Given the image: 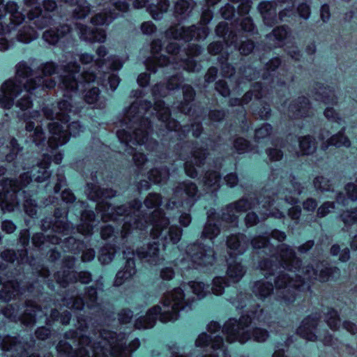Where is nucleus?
I'll use <instances>...</instances> for the list:
<instances>
[{
	"label": "nucleus",
	"instance_id": "4be33fe9",
	"mask_svg": "<svg viewBox=\"0 0 357 357\" xmlns=\"http://www.w3.org/2000/svg\"><path fill=\"white\" fill-rule=\"evenodd\" d=\"M87 301L84 303L81 298L75 297L72 294L70 297L65 296L61 299L63 305L70 309L82 310L86 305L88 308H93L97 305V290L93 287L88 288L86 293Z\"/></svg>",
	"mask_w": 357,
	"mask_h": 357
},
{
	"label": "nucleus",
	"instance_id": "774afa93",
	"mask_svg": "<svg viewBox=\"0 0 357 357\" xmlns=\"http://www.w3.org/2000/svg\"><path fill=\"white\" fill-rule=\"evenodd\" d=\"M223 45L221 42H214L211 43L208 47V52L211 54L215 55L222 52Z\"/></svg>",
	"mask_w": 357,
	"mask_h": 357
},
{
	"label": "nucleus",
	"instance_id": "9d476101",
	"mask_svg": "<svg viewBox=\"0 0 357 357\" xmlns=\"http://www.w3.org/2000/svg\"><path fill=\"white\" fill-rule=\"evenodd\" d=\"M268 321L267 314L263 309H259V305L250 304L248 314L242 315L238 320L234 318L229 319L224 324L222 333L229 343L238 342L243 344L252 337L255 341L262 342L268 337V331L259 328H253L251 325L268 323Z\"/></svg>",
	"mask_w": 357,
	"mask_h": 357
},
{
	"label": "nucleus",
	"instance_id": "f257e3e1",
	"mask_svg": "<svg viewBox=\"0 0 357 357\" xmlns=\"http://www.w3.org/2000/svg\"><path fill=\"white\" fill-rule=\"evenodd\" d=\"M45 13L43 14L40 3L38 0H24L29 19V24H24L19 28L24 22V15L18 10L17 4L15 1H8L4 4L3 0H0V19L10 15V23L5 29L0 22V50H6L9 47L6 35H10L17 29V40L23 43H29L36 39L38 33L32 25L41 30L49 25H52L54 21L50 13L56 8V3L54 0H44L43 2ZM39 70L43 76L30 78L32 75L31 68L24 61L20 62L16 66V75L13 79L4 82L0 89V107L10 108L14 100L20 94L22 98L17 102L16 106L22 111H26L32 105L31 96H42L45 95V89L54 88L56 82L45 77L58 74L59 87L64 91V100L59 101L56 106L45 107L43 114L47 119L53 121L48 123L51 136L47 142L49 146L55 150L59 146L65 144L69 140V135L77 136L82 132L84 128L79 121H72L67 124L72 116L82 112V107L73 105V98L79 92L86 91L90 85V67L84 68L79 73L80 67L76 62H69L63 68L59 67L52 61L42 63Z\"/></svg>",
	"mask_w": 357,
	"mask_h": 357
},
{
	"label": "nucleus",
	"instance_id": "f8f14e48",
	"mask_svg": "<svg viewBox=\"0 0 357 357\" xmlns=\"http://www.w3.org/2000/svg\"><path fill=\"white\" fill-rule=\"evenodd\" d=\"M47 312L46 306L42 309L31 301H26L22 307L17 304H10L3 309V314L6 317L15 322L20 321L26 326H33L37 319L42 318L45 319L47 325H51L52 321L59 320L63 325H66L71 318L70 312L67 310L60 314L56 309H52L50 317H47Z\"/></svg>",
	"mask_w": 357,
	"mask_h": 357
},
{
	"label": "nucleus",
	"instance_id": "2f4dec72",
	"mask_svg": "<svg viewBox=\"0 0 357 357\" xmlns=\"http://www.w3.org/2000/svg\"><path fill=\"white\" fill-rule=\"evenodd\" d=\"M312 113L308 100L305 97L298 99L289 105L288 115L291 118H300L310 116Z\"/></svg>",
	"mask_w": 357,
	"mask_h": 357
},
{
	"label": "nucleus",
	"instance_id": "603ef678",
	"mask_svg": "<svg viewBox=\"0 0 357 357\" xmlns=\"http://www.w3.org/2000/svg\"><path fill=\"white\" fill-rule=\"evenodd\" d=\"M324 115L329 121L334 122L335 126H331L332 128H335L337 130L344 122L333 108L327 107L324 111Z\"/></svg>",
	"mask_w": 357,
	"mask_h": 357
},
{
	"label": "nucleus",
	"instance_id": "de8ad7c7",
	"mask_svg": "<svg viewBox=\"0 0 357 357\" xmlns=\"http://www.w3.org/2000/svg\"><path fill=\"white\" fill-rule=\"evenodd\" d=\"M299 147L303 154L310 155L316 149V142L310 136H305L299 141Z\"/></svg>",
	"mask_w": 357,
	"mask_h": 357
},
{
	"label": "nucleus",
	"instance_id": "c85d7f7f",
	"mask_svg": "<svg viewBox=\"0 0 357 357\" xmlns=\"http://www.w3.org/2000/svg\"><path fill=\"white\" fill-rule=\"evenodd\" d=\"M345 130V128H342V130L339 132L337 134L331 136L329 138L331 132L328 130H323L319 136L320 140L324 141L327 139L326 142H324L321 144V149L326 151L329 146H334L336 147L345 146L349 147L350 146L349 139L345 137L343 132Z\"/></svg>",
	"mask_w": 357,
	"mask_h": 357
},
{
	"label": "nucleus",
	"instance_id": "6e6552de",
	"mask_svg": "<svg viewBox=\"0 0 357 357\" xmlns=\"http://www.w3.org/2000/svg\"><path fill=\"white\" fill-rule=\"evenodd\" d=\"M183 50L176 42H172L167 46V52L169 57L159 55L162 48L160 40H155L151 43L152 56L146 61V67L150 73H156L158 68L166 67L167 69L180 70L183 68L188 72H197L201 66L195 62L194 57L200 54L202 48L195 44H188Z\"/></svg>",
	"mask_w": 357,
	"mask_h": 357
},
{
	"label": "nucleus",
	"instance_id": "7ed1b4c3",
	"mask_svg": "<svg viewBox=\"0 0 357 357\" xmlns=\"http://www.w3.org/2000/svg\"><path fill=\"white\" fill-rule=\"evenodd\" d=\"M183 82V76L179 73L170 76L167 85L160 84H155L152 93L154 97V106L150 101H142L137 100L131 104L126 111L125 117L121 122L123 128L117 130L116 136L120 142L124 146V151L129 155H132L135 165L141 174L149 167V161L142 153H136L132 145H144L146 149L153 151L157 150L159 144L158 142L149 138V134L152 130V123L154 119H157L162 132L166 130L167 133L174 132V135L179 139H183L185 136V131L189 132L188 126L181 127L179 123L170 117L169 108L165 107L164 101L159 100V98L165 97L171 91L179 87Z\"/></svg>",
	"mask_w": 357,
	"mask_h": 357
},
{
	"label": "nucleus",
	"instance_id": "bf43d9fd",
	"mask_svg": "<svg viewBox=\"0 0 357 357\" xmlns=\"http://www.w3.org/2000/svg\"><path fill=\"white\" fill-rule=\"evenodd\" d=\"M335 203L331 202H324L317 210V215L323 218L328 213L334 211Z\"/></svg>",
	"mask_w": 357,
	"mask_h": 357
},
{
	"label": "nucleus",
	"instance_id": "49530a36",
	"mask_svg": "<svg viewBox=\"0 0 357 357\" xmlns=\"http://www.w3.org/2000/svg\"><path fill=\"white\" fill-rule=\"evenodd\" d=\"M321 91L317 93L316 100L323 102L324 104H335L336 103V98L334 91L330 87H324L319 89Z\"/></svg>",
	"mask_w": 357,
	"mask_h": 357
},
{
	"label": "nucleus",
	"instance_id": "f704fd0d",
	"mask_svg": "<svg viewBox=\"0 0 357 357\" xmlns=\"http://www.w3.org/2000/svg\"><path fill=\"white\" fill-rule=\"evenodd\" d=\"M263 93L264 89L261 84L259 82H257L252 86V90L248 91L242 99L231 98L229 100V105L231 106L246 105L252 100L253 96H255L256 100L261 102L260 99H261L263 97Z\"/></svg>",
	"mask_w": 357,
	"mask_h": 357
},
{
	"label": "nucleus",
	"instance_id": "69168bd1",
	"mask_svg": "<svg viewBox=\"0 0 357 357\" xmlns=\"http://www.w3.org/2000/svg\"><path fill=\"white\" fill-rule=\"evenodd\" d=\"M215 89L224 97H227L229 95V89L227 83L223 80H219L216 82Z\"/></svg>",
	"mask_w": 357,
	"mask_h": 357
},
{
	"label": "nucleus",
	"instance_id": "dca6fc26",
	"mask_svg": "<svg viewBox=\"0 0 357 357\" xmlns=\"http://www.w3.org/2000/svg\"><path fill=\"white\" fill-rule=\"evenodd\" d=\"M197 187L191 181L180 183L174 190L173 197L166 205L167 209L183 207L189 210L197 200Z\"/></svg>",
	"mask_w": 357,
	"mask_h": 357
},
{
	"label": "nucleus",
	"instance_id": "6ab92c4d",
	"mask_svg": "<svg viewBox=\"0 0 357 357\" xmlns=\"http://www.w3.org/2000/svg\"><path fill=\"white\" fill-rule=\"evenodd\" d=\"M319 318L320 315L315 314L304 319L301 326L297 329V333L307 340H319L325 345L333 346L334 344V340L332 336L328 335L327 331H324L323 334L318 332L317 326Z\"/></svg>",
	"mask_w": 357,
	"mask_h": 357
},
{
	"label": "nucleus",
	"instance_id": "4d7b16f0",
	"mask_svg": "<svg viewBox=\"0 0 357 357\" xmlns=\"http://www.w3.org/2000/svg\"><path fill=\"white\" fill-rule=\"evenodd\" d=\"M272 130V127L270 124L265 123L259 128L255 130V140L260 143L259 140L266 138Z\"/></svg>",
	"mask_w": 357,
	"mask_h": 357
},
{
	"label": "nucleus",
	"instance_id": "bb28decb",
	"mask_svg": "<svg viewBox=\"0 0 357 357\" xmlns=\"http://www.w3.org/2000/svg\"><path fill=\"white\" fill-rule=\"evenodd\" d=\"M75 28L79 38L91 43H104L106 40L105 30L98 28H90L80 23H75Z\"/></svg>",
	"mask_w": 357,
	"mask_h": 357
},
{
	"label": "nucleus",
	"instance_id": "5fc2aeb1",
	"mask_svg": "<svg viewBox=\"0 0 357 357\" xmlns=\"http://www.w3.org/2000/svg\"><path fill=\"white\" fill-rule=\"evenodd\" d=\"M229 58V54H227V57L224 58L223 56L220 59V63L221 64L222 74L224 77H231L234 73V68L228 63Z\"/></svg>",
	"mask_w": 357,
	"mask_h": 357
},
{
	"label": "nucleus",
	"instance_id": "9b49d317",
	"mask_svg": "<svg viewBox=\"0 0 357 357\" xmlns=\"http://www.w3.org/2000/svg\"><path fill=\"white\" fill-rule=\"evenodd\" d=\"M19 255L20 259L17 257L15 252L13 250H6L1 254V259L5 261L7 264L5 265L1 263L0 264V273L3 274L6 277V280L0 276V284H3V289L0 291V299L5 302L9 301L13 298L18 297L20 295L24 294L26 291L29 293H35V287H38V282H35L31 284L26 289L20 287V282L17 277L19 275V271L21 269L20 267L19 270L10 271L14 266V261L17 259V263L24 264L28 261L27 250L22 249L19 251Z\"/></svg>",
	"mask_w": 357,
	"mask_h": 357
},
{
	"label": "nucleus",
	"instance_id": "5701e85b",
	"mask_svg": "<svg viewBox=\"0 0 357 357\" xmlns=\"http://www.w3.org/2000/svg\"><path fill=\"white\" fill-rule=\"evenodd\" d=\"M86 248L83 241L76 240L74 237L70 236L66 238L61 245V248L64 252H70L75 255L79 254L83 252L82 261L83 262H89L92 261L95 257V251L92 248L84 249Z\"/></svg>",
	"mask_w": 357,
	"mask_h": 357
},
{
	"label": "nucleus",
	"instance_id": "4468645a",
	"mask_svg": "<svg viewBox=\"0 0 357 357\" xmlns=\"http://www.w3.org/2000/svg\"><path fill=\"white\" fill-rule=\"evenodd\" d=\"M241 30L238 33L229 31L228 24L225 22H220L215 29L218 36L222 38L228 47H233L241 54L248 55L254 49V43L241 36V31L252 35L255 33V29L252 20L250 17H245L241 22Z\"/></svg>",
	"mask_w": 357,
	"mask_h": 357
},
{
	"label": "nucleus",
	"instance_id": "09e8293b",
	"mask_svg": "<svg viewBox=\"0 0 357 357\" xmlns=\"http://www.w3.org/2000/svg\"><path fill=\"white\" fill-rule=\"evenodd\" d=\"M326 319L328 326L333 331L337 330L340 327V318L337 312L333 309L328 310L326 315Z\"/></svg>",
	"mask_w": 357,
	"mask_h": 357
},
{
	"label": "nucleus",
	"instance_id": "052dcab7",
	"mask_svg": "<svg viewBox=\"0 0 357 357\" xmlns=\"http://www.w3.org/2000/svg\"><path fill=\"white\" fill-rule=\"evenodd\" d=\"M234 146L238 153H243L250 150L249 142L243 138H237L234 142Z\"/></svg>",
	"mask_w": 357,
	"mask_h": 357
},
{
	"label": "nucleus",
	"instance_id": "ea45409f",
	"mask_svg": "<svg viewBox=\"0 0 357 357\" xmlns=\"http://www.w3.org/2000/svg\"><path fill=\"white\" fill-rule=\"evenodd\" d=\"M288 27L281 26L274 29L273 33L267 35V38L274 43L271 45L273 47H280L285 44L284 40L287 39Z\"/></svg>",
	"mask_w": 357,
	"mask_h": 357
},
{
	"label": "nucleus",
	"instance_id": "a878e982",
	"mask_svg": "<svg viewBox=\"0 0 357 357\" xmlns=\"http://www.w3.org/2000/svg\"><path fill=\"white\" fill-rule=\"evenodd\" d=\"M123 252V257L126 259V263L123 271H120L116 273L114 282L115 286L121 285L126 280L130 278L136 273L133 249L127 248Z\"/></svg>",
	"mask_w": 357,
	"mask_h": 357
},
{
	"label": "nucleus",
	"instance_id": "338daca9",
	"mask_svg": "<svg viewBox=\"0 0 357 357\" xmlns=\"http://www.w3.org/2000/svg\"><path fill=\"white\" fill-rule=\"evenodd\" d=\"M296 16L293 9L285 8L279 13V18L281 21H289V18Z\"/></svg>",
	"mask_w": 357,
	"mask_h": 357
},
{
	"label": "nucleus",
	"instance_id": "cd10ccee",
	"mask_svg": "<svg viewBox=\"0 0 357 357\" xmlns=\"http://www.w3.org/2000/svg\"><path fill=\"white\" fill-rule=\"evenodd\" d=\"M22 149L15 138L0 139V160L13 161Z\"/></svg>",
	"mask_w": 357,
	"mask_h": 357
},
{
	"label": "nucleus",
	"instance_id": "3c124183",
	"mask_svg": "<svg viewBox=\"0 0 357 357\" xmlns=\"http://www.w3.org/2000/svg\"><path fill=\"white\" fill-rule=\"evenodd\" d=\"M280 60L278 58H274L266 63L264 66V72L262 73L264 80H267L269 77L272 76V73L280 66Z\"/></svg>",
	"mask_w": 357,
	"mask_h": 357
},
{
	"label": "nucleus",
	"instance_id": "423d86ee",
	"mask_svg": "<svg viewBox=\"0 0 357 357\" xmlns=\"http://www.w3.org/2000/svg\"><path fill=\"white\" fill-rule=\"evenodd\" d=\"M77 328L65 333L56 350L65 357H130L131 352L139 347L135 338L126 346V335L99 328L91 318L77 317Z\"/></svg>",
	"mask_w": 357,
	"mask_h": 357
},
{
	"label": "nucleus",
	"instance_id": "0e129e2a",
	"mask_svg": "<svg viewBox=\"0 0 357 357\" xmlns=\"http://www.w3.org/2000/svg\"><path fill=\"white\" fill-rule=\"evenodd\" d=\"M297 12L301 17L306 20L310 15V6L305 3H300L297 8Z\"/></svg>",
	"mask_w": 357,
	"mask_h": 357
},
{
	"label": "nucleus",
	"instance_id": "412c9836",
	"mask_svg": "<svg viewBox=\"0 0 357 357\" xmlns=\"http://www.w3.org/2000/svg\"><path fill=\"white\" fill-rule=\"evenodd\" d=\"M35 344L34 339L31 337L29 342H17L16 337L0 335V349L10 353V357H27L29 349Z\"/></svg>",
	"mask_w": 357,
	"mask_h": 357
},
{
	"label": "nucleus",
	"instance_id": "13d9d810",
	"mask_svg": "<svg viewBox=\"0 0 357 357\" xmlns=\"http://www.w3.org/2000/svg\"><path fill=\"white\" fill-rule=\"evenodd\" d=\"M314 185L316 189L321 191H330L331 184L329 181L323 176H318L314 180Z\"/></svg>",
	"mask_w": 357,
	"mask_h": 357
},
{
	"label": "nucleus",
	"instance_id": "37998d69",
	"mask_svg": "<svg viewBox=\"0 0 357 357\" xmlns=\"http://www.w3.org/2000/svg\"><path fill=\"white\" fill-rule=\"evenodd\" d=\"M220 175L219 172L207 171L203 177V183L206 190L211 192L215 191L220 187Z\"/></svg>",
	"mask_w": 357,
	"mask_h": 357
},
{
	"label": "nucleus",
	"instance_id": "a19ab883",
	"mask_svg": "<svg viewBox=\"0 0 357 357\" xmlns=\"http://www.w3.org/2000/svg\"><path fill=\"white\" fill-rule=\"evenodd\" d=\"M169 7V0H157V4H150L147 7V11L154 20H160L162 14L166 13Z\"/></svg>",
	"mask_w": 357,
	"mask_h": 357
},
{
	"label": "nucleus",
	"instance_id": "a18cd8bd",
	"mask_svg": "<svg viewBox=\"0 0 357 357\" xmlns=\"http://www.w3.org/2000/svg\"><path fill=\"white\" fill-rule=\"evenodd\" d=\"M168 178L169 171L167 168L161 169L153 168L148 172V178L154 183H162L165 182Z\"/></svg>",
	"mask_w": 357,
	"mask_h": 357
},
{
	"label": "nucleus",
	"instance_id": "39448f33",
	"mask_svg": "<svg viewBox=\"0 0 357 357\" xmlns=\"http://www.w3.org/2000/svg\"><path fill=\"white\" fill-rule=\"evenodd\" d=\"M278 172H273L270 180L277 184L275 189H266L263 195L257 199L256 203L252 204L247 198H243L236 202L230 204L223 210L220 218L214 209L207 212V222L202 233V239L213 241L220 232V227L223 224H230L229 227L237 226V213L245 211L252 208H257L263 219L268 217L281 218L284 217V209L283 204L293 205L298 202V196L302 190L300 184L295 181L296 178L287 174L280 176L278 180Z\"/></svg>",
	"mask_w": 357,
	"mask_h": 357
},
{
	"label": "nucleus",
	"instance_id": "1a4fd4ad",
	"mask_svg": "<svg viewBox=\"0 0 357 357\" xmlns=\"http://www.w3.org/2000/svg\"><path fill=\"white\" fill-rule=\"evenodd\" d=\"M62 159L63 155L60 153H55L53 159L51 155L44 154L42 161L33 166L30 172L21 174L19 180L3 179L1 181V186L3 188L8 187L20 197H22V207L25 213L29 216L34 218L37 214V205L36 200L33 199V195L30 194L28 185H31L33 181L37 183L45 181L50 176L48 169L51 161L53 160L56 165H59L61 162Z\"/></svg>",
	"mask_w": 357,
	"mask_h": 357
},
{
	"label": "nucleus",
	"instance_id": "e2e57ef3",
	"mask_svg": "<svg viewBox=\"0 0 357 357\" xmlns=\"http://www.w3.org/2000/svg\"><path fill=\"white\" fill-rule=\"evenodd\" d=\"M133 313L130 310H122L119 314V321L121 324L129 323L132 317Z\"/></svg>",
	"mask_w": 357,
	"mask_h": 357
},
{
	"label": "nucleus",
	"instance_id": "2eb2a0df",
	"mask_svg": "<svg viewBox=\"0 0 357 357\" xmlns=\"http://www.w3.org/2000/svg\"><path fill=\"white\" fill-rule=\"evenodd\" d=\"M250 243L246 236L243 234L231 235L227 241L229 249V259L227 274L232 282H238L244 275L245 269L241 263L236 261V256L242 255L248 248Z\"/></svg>",
	"mask_w": 357,
	"mask_h": 357
},
{
	"label": "nucleus",
	"instance_id": "f3484780",
	"mask_svg": "<svg viewBox=\"0 0 357 357\" xmlns=\"http://www.w3.org/2000/svg\"><path fill=\"white\" fill-rule=\"evenodd\" d=\"M220 329V325L216 321H211L208 324L207 330L211 333L210 335L206 333L200 334L197 339L195 344L197 347H206L211 344V349L213 354L204 357H231L227 353L225 346L223 343V338L215 335Z\"/></svg>",
	"mask_w": 357,
	"mask_h": 357
},
{
	"label": "nucleus",
	"instance_id": "c9c22d12",
	"mask_svg": "<svg viewBox=\"0 0 357 357\" xmlns=\"http://www.w3.org/2000/svg\"><path fill=\"white\" fill-rule=\"evenodd\" d=\"M25 130L30 138L29 140H26L27 142H31L37 146L45 144V136L40 126H36L34 123L30 121L26 122Z\"/></svg>",
	"mask_w": 357,
	"mask_h": 357
},
{
	"label": "nucleus",
	"instance_id": "b1692460",
	"mask_svg": "<svg viewBox=\"0 0 357 357\" xmlns=\"http://www.w3.org/2000/svg\"><path fill=\"white\" fill-rule=\"evenodd\" d=\"M136 253L139 259L150 265H160L165 261V258L160 256L159 241H153V243L138 248Z\"/></svg>",
	"mask_w": 357,
	"mask_h": 357
},
{
	"label": "nucleus",
	"instance_id": "f03ea898",
	"mask_svg": "<svg viewBox=\"0 0 357 357\" xmlns=\"http://www.w3.org/2000/svg\"><path fill=\"white\" fill-rule=\"evenodd\" d=\"M94 183H88L86 193L88 198L96 202V209L98 215L103 222L123 221L120 237H117L118 229H115L110 225L101 229L100 235L102 239H112L115 244L103 247L98 256V260L102 264L110 263L116 253V244L125 245L128 242L134 243V238L141 239L143 235L148 233L150 229V236L153 240L162 241L164 249L167 245L176 244L181 238L182 229L177 226H171L168 228L169 220L167 218L162 210L158 206L162 203L160 194L150 193L145 199L144 204L148 209L155 210L149 215L143 214L140 211L142 204L139 200L135 199L128 206L126 205L116 208L112 206L108 199L116 195V192L112 189H101L96 183V176H93Z\"/></svg>",
	"mask_w": 357,
	"mask_h": 357
},
{
	"label": "nucleus",
	"instance_id": "393cba45",
	"mask_svg": "<svg viewBox=\"0 0 357 357\" xmlns=\"http://www.w3.org/2000/svg\"><path fill=\"white\" fill-rule=\"evenodd\" d=\"M206 155V149L197 146L193 147L190 159L185 162L184 167L188 176L192 178H195L197 176V167L200 168L204 164Z\"/></svg>",
	"mask_w": 357,
	"mask_h": 357
},
{
	"label": "nucleus",
	"instance_id": "c756f323",
	"mask_svg": "<svg viewBox=\"0 0 357 357\" xmlns=\"http://www.w3.org/2000/svg\"><path fill=\"white\" fill-rule=\"evenodd\" d=\"M72 28L68 24H63L59 29H50L43 34V40L50 45H54L59 42H64L68 38Z\"/></svg>",
	"mask_w": 357,
	"mask_h": 357
},
{
	"label": "nucleus",
	"instance_id": "4c0bfd02",
	"mask_svg": "<svg viewBox=\"0 0 357 357\" xmlns=\"http://www.w3.org/2000/svg\"><path fill=\"white\" fill-rule=\"evenodd\" d=\"M70 6H75L72 9L73 15L76 18H84L90 13V6L86 0H61Z\"/></svg>",
	"mask_w": 357,
	"mask_h": 357
},
{
	"label": "nucleus",
	"instance_id": "79ce46f5",
	"mask_svg": "<svg viewBox=\"0 0 357 357\" xmlns=\"http://www.w3.org/2000/svg\"><path fill=\"white\" fill-rule=\"evenodd\" d=\"M356 183H348L345 186V190L347 197L343 195L342 193H339L337 195V202L342 206H346L349 204V201H356L357 199V179Z\"/></svg>",
	"mask_w": 357,
	"mask_h": 357
},
{
	"label": "nucleus",
	"instance_id": "58836bf2",
	"mask_svg": "<svg viewBox=\"0 0 357 357\" xmlns=\"http://www.w3.org/2000/svg\"><path fill=\"white\" fill-rule=\"evenodd\" d=\"M252 291L257 297L264 300L273 293V284L269 281L259 280L255 283Z\"/></svg>",
	"mask_w": 357,
	"mask_h": 357
},
{
	"label": "nucleus",
	"instance_id": "864d4df0",
	"mask_svg": "<svg viewBox=\"0 0 357 357\" xmlns=\"http://www.w3.org/2000/svg\"><path fill=\"white\" fill-rule=\"evenodd\" d=\"M192 0H178L174 6V13L176 15H185L192 6Z\"/></svg>",
	"mask_w": 357,
	"mask_h": 357
},
{
	"label": "nucleus",
	"instance_id": "8fccbe9b",
	"mask_svg": "<svg viewBox=\"0 0 357 357\" xmlns=\"http://www.w3.org/2000/svg\"><path fill=\"white\" fill-rule=\"evenodd\" d=\"M342 222L346 227L351 226L357 222V208L344 211L340 215Z\"/></svg>",
	"mask_w": 357,
	"mask_h": 357
},
{
	"label": "nucleus",
	"instance_id": "c03bdc74",
	"mask_svg": "<svg viewBox=\"0 0 357 357\" xmlns=\"http://www.w3.org/2000/svg\"><path fill=\"white\" fill-rule=\"evenodd\" d=\"M32 242L33 244L38 248L44 246L47 242L53 245H58L61 243L63 244L61 237L57 235H47L45 236L43 233L35 234L32 237Z\"/></svg>",
	"mask_w": 357,
	"mask_h": 357
},
{
	"label": "nucleus",
	"instance_id": "20e7f679",
	"mask_svg": "<svg viewBox=\"0 0 357 357\" xmlns=\"http://www.w3.org/2000/svg\"><path fill=\"white\" fill-rule=\"evenodd\" d=\"M250 244L259 255L268 256L259 261V266L267 280L278 274L274 279L276 288V301L280 307L288 306L297 298L306 295L310 289L313 280L326 282L335 280L340 275V269L328 267L327 263L301 267V261L296 257L294 250L287 244L274 248L269 243L268 235L254 238Z\"/></svg>",
	"mask_w": 357,
	"mask_h": 357
},
{
	"label": "nucleus",
	"instance_id": "680f3d73",
	"mask_svg": "<svg viewBox=\"0 0 357 357\" xmlns=\"http://www.w3.org/2000/svg\"><path fill=\"white\" fill-rule=\"evenodd\" d=\"M235 10L236 8H234V6L229 3L225 5L224 7L221 8L222 17L225 20L231 19L234 15Z\"/></svg>",
	"mask_w": 357,
	"mask_h": 357
},
{
	"label": "nucleus",
	"instance_id": "a211bd4d",
	"mask_svg": "<svg viewBox=\"0 0 357 357\" xmlns=\"http://www.w3.org/2000/svg\"><path fill=\"white\" fill-rule=\"evenodd\" d=\"M76 259L73 256H67L63 261V268L54 275L56 282L62 287H66L70 283L77 281L83 284H88L91 281V274L88 271L77 273L73 269Z\"/></svg>",
	"mask_w": 357,
	"mask_h": 357
},
{
	"label": "nucleus",
	"instance_id": "aec40b11",
	"mask_svg": "<svg viewBox=\"0 0 357 357\" xmlns=\"http://www.w3.org/2000/svg\"><path fill=\"white\" fill-rule=\"evenodd\" d=\"M67 213L66 208H57L54 211V222L52 218H45L42 220V229H52L55 234H61L63 236L68 235L73 228L66 220Z\"/></svg>",
	"mask_w": 357,
	"mask_h": 357
},
{
	"label": "nucleus",
	"instance_id": "7c9ffc66",
	"mask_svg": "<svg viewBox=\"0 0 357 357\" xmlns=\"http://www.w3.org/2000/svg\"><path fill=\"white\" fill-rule=\"evenodd\" d=\"M183 93V102H174L172 107L177 109L178 112L184 114L191 115L192 101L194 100L195 92L193 88L188 84L183 85L182 87ZM194 116V112L192 113Z\"/></svg>",
	"mask_w": 357,
	"mask_h": 357
},
{
	"label": "nucleus",
	"instance_id": "473e14b6",
	"mask_svg": "<svg viewBox=\"0 0 357 357\" xmlns=\"http://www.w3.org/2000/svg\"><path fill=\"white\" fill-rule=\"evenodd\" d=\"M98 222L99 220H96L93 211L84 210L81 213V223L77 226V230L83 235H91Z\"/></svg>",
	"mask_w": 357,
	"mask_h": 357
},
{
	"label": "nucleus",
	"instance_id": "72a5a7b5",
	"mask_svg": "<svg viewBox=\"0 0 357 357\" xmlns=\"http://www.w3.org/2000/svg\"><path fill=\"white\" fill-rule=\"evenodd\" d=\"M266 25L272 26L278 22L275 3L270 1H262L258 6Z\"/></svg>",
	"mask_w": 357,
	"mask_h": 357
},
{
	"label": "nucleus",
	"instance_id": "ddd939ff",
	"mask_svg": "<svg viewBox=\"0 0 357 357\" xmlns=\"http://www.w3.org/2000/svg\"><path fill=\"white\" fill-rule=\"evenodd\" d=\"M215 260V252L210 245L195 242L186 247L185 253L180 259H176L175 265L181 270L197 269L206 272L211 270Z\"/></svg>",
	"mask_w": 357,
	"mask_h": 357
},
{
	"label": "nucleus",
	"instance_id": "e433bc0d",
	"mask_svg": "<svg viewBox=\"0 0 357 357\" xmlns=\"http://www.w3.org/2000/svg\"><path fill=\"white\" fill-rule=\"evenodd\" d=\"M84 100L87 104L93 105V108L103 109L106 105L105 98L100 96V90L96 86H92L86 91Z\"/></svg>",
	"mask_w": 357,
	"mask_h": 357
},
{
	"label": "nucleus",
	"instance_id": "0eeeda50",
	"mask_svg": "<svg viewBox=\"0 0 357 357\" xmlns=\"http://www.w3.org/2000/svg\"><path fill=\"white\" fill-rule=\"evenodd\" d=\"M226 286L225 280L222 277H216L213 279L211 288L209 285L196 281L181 284L179 287L174 288L172 291L164 294L163 309L160 305L151 308L146 316L136 320L135 327L137 329L152 328L158 318L162 323L175 321L178 319L181 310L191 308V303L194 298L192 294L199 298L205 297L211 291L215 295H221Z\"/></svg>",
	"mask_w": 357,
	"mask_h": 357
},
{
	"label": "nucleus",
	"instance_id": "6e6d98bb",
	"mask_svg": "<svg viewBox=\"0 0 357 357\" xmlns=\"http://www.w3.org/2000/svg\"><path fill=\"white\" fill-rule=\"evenodd\" d=\"M331 253L333 256H337L340 254L339 259L341 261H347L350 257L349 250L347 248H345L340 251V248L337 244H335L331 247Z\"/></svg>",
	"mask_w": 357,
	"mask_h": 357
}]
</instances>
